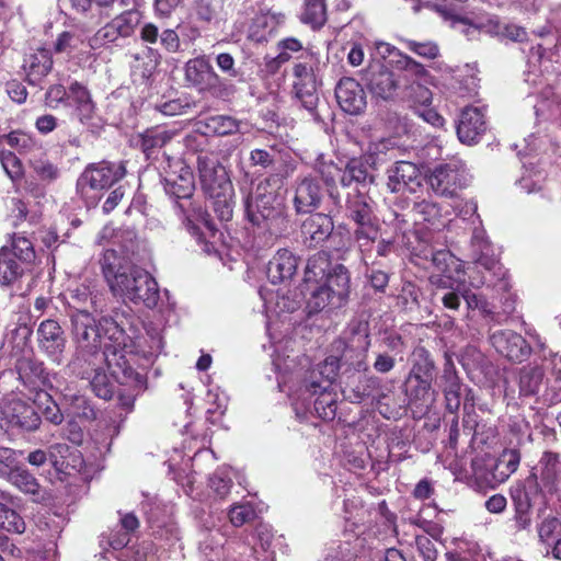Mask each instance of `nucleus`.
<instances>
[{
	"label": "nucleus",
	"mask_w": 561,
	"mask_h": 561,
	"mask_svg": "<svg viewBox=\"0 0 561 561\" xmlns=\"http://www.w3.org/2000/svg\"><path fill=\"white\" fill-rule=\"evenodd\" d=\"M70 322L72 341L79 353L94 355L103 351L112 375L121 383L130 385L138 391L146 389V378L131 367L127 355L142 354L144 357H150L159 354L163 348L160 330L146 329L150 342L149 348L144 350L140 340H130L111 317L96 320L93 313H71Z\"/></svg>",
	"instance_id": "f257e3e1"
},
{
	"label": "nucleus",
	"mask_w": 561,
	"mask_h": 561,
	"mask_svg": "<svg viewBox=\"0 0 561 561\" xmlns=\"http://www.w3.org/2000/svg\"><path fill=\"white\" fill-rule=\"evenodd\" d=\"M114 251H106L102 260L104 277L115 296L134 304H144L147 308L158 305L160 294L156 279L137 266H116Z\"/></svg>",
	"instance_id": "f03ea898"
},
{
	"label": "nucleus",
	"mask_w": 561,
	"mask_h": 561,
	"mask_svg": "<svg viewBox=\"0 0 561 561\" xmlns=\"http://www.w3.org/2000/svg\"><path fill=\"white\" fill-rule=\"evenodd\" d=\"M247 218L254 226L267 229L271 233L287 228L288 216L284 197L273 190L271 180L261 181L255 191L245 197Z\"/></svg>",
	"instance_id": "7ed1b4c3"
},
{
	"label": "nucleus",
	"mask_w": 561,
	"mask_h": 561,
	"mask_svg": "<svg viewBox=\"0 0 561 561\" xmlns=\"http://www.w3.org/2000/svg\"><path fill=\"white\" fill-rule=\"evenodd\" d=\"M162 180L164 184V191L167 194L178 198L184 199V203L176 202L175 208L186 225L187 229L193 231L196 229L194 220H204L205 225L208 226V221L205 219V213L201 206H195L190 198L193 196L195 191V179L193 171L182 159H170L168 158L167 167L163 168Z\"/></svg>",
	"instance_id": "20e7f679"
},
{
	"label": "nucleus",
	"mask_w": 561,
	"mask_h": 561,
	"mask_svg": "<svg viewBox=\"0 0 561 561\" xmlns=\"http://www.w3.org/2000/svg\"><path fill=\"white\" fill-rule=\"evenodd\" d=\"M472 244L474 248V267L469 274L470 285L476 288L485 285L499 287L500 290H507L506 271L494 256L489 242L476 232Z\"/></svg>",
	"instance_id": "39448f33"
},
{
	"label": "nucleus",
	"mask_w": 561,
	"mask_h": 561,
	"mask_svg": "<svg viewBox=\"0 0 561 561\" xmlns=\"http://www.w3.org/2000/svg\"><path fill=\"white\" fill-rule=\"evenodd\" d=\"M346 217L357 225L355 237L365 259H368L370 245L378 238V228L374 224V202L358 190L350 192L345 201Z\"/></svg>",
	"instance_id": "423d86ee"
},
{
	"label": "nucleus",
	"mask_w": 561,
	"mask_h": 561,
	"mask_svg": "<svg viewBox=\"0 0 561 561\" xmlns=\"http://www.w3.org/2000/svg\"><path fill=\"white\" fill-rule=\"evenodd\" d=\"M185 81L202 92H209L218 98L229 96L233 87L214 70L205 56L190 59L184 67Z\"/></svg>",
	"instance_id": "0eeeda50"
},
{
	"label": "nucleus",
	"mask_w": 561,
	"mask_h": 561,
	"mask_svg": "<svg viewBox=\"0 0 561 561\" xmlns=\"http://www.w3.org/2000/svg\"><path fill=\"white\" fill-rule=\"evenodd\" d=\"M362 81L373 98L393 100L399 89V78L382 61L374 60L362 72Z\"/></svg>",
	"instance_id": "6e6552de"
},
{
	"label": "nucleus",
	"mask_w": 561,
	"mask_h": 561,
	"mask_svg": "<svg viewBox=\"0 0 561 561\" xmlns=\"http://www.w3.org/2000/svg\"><path fill=\"white\" fill-rule=\"evenodd\" d=\"M1 415L7 423L14 428L25 432H34L41 425V416L34 403L21 398L9 396L0 403Z\"/></svg>",
	"instance_id": "1a4fd4ad"
},
{
	"label": "nucleus",
	"mask_w": 561,
	"mask_h": 561,
	"mask_svg": "<svg viewBox=\"0 0 561 561\" xmlns=\"http://www.w3.org/2000/svg\"><path fill=\"white\" fill-rule=\"evenodd\" d=\"M125 175V168L122 164L111 162H99L89 164L77 181V188L85 195L87 190H105L118 182Z\"/></svg>",
	"instance_id": "9d476101"
},
{
	"label": "nucleus",
	"mask_w": 561,
	"mask_h": 561,
	"mask_svg": "<svg viewBox=\"0 0 561 561\" xmlns=\"http://www.w3.org/2000/svg\"><path fill=\"white\" fill-rule=\"evenodd\" d=\"M197 170L203 191L206 195L217 194L222 191L230 193L232 183L228 176L225 167L218 159L209 153H199L197 156Z\"/></svg>",
	"instance_id": "9b49d317"
},
{
	"label": "nucleus",
	"mask_w": 561,
	"mask_h": 561,
	"mask_svg": "<svg viewBox=\"0 0 561 561\" xmlns=\"http://www.w3.org/2000/svg\"><path fill=\"white\" fill-rule=\"evenodd\" d=\"M293 192V206L298 215L310 214L320 207L323 199L322 185L311 174L297 176Z\"/></svg>",
	"instance_id": "f8f14e48"
},
{
	"label": "nucleus",
	"mask_w": 561,
	"mask_h": 561,
	"mask_svg": "<svg viewBox=\"0 0 561 561\" xmlns=\"http://www.w3.org/2000/svg\"><path fill=\"white\" fill-rule=\"evenodd\" d=\"M38 348L55 364L64 360L67 339L58 321L46 319L42 321L36 331Z\"/></svg>",
	"instance_id": "ddd939ff"
},
{
	"label": "nucleus",
	"mask_w": 561,
	"mask_h": 561,
	"mask_svg": "<svg viewBox=\"0 0 561 561\" xmlns=\"http://www.w3.org/2000/svg\"><path fill=\"white\" fill-rule=\"evenodd\" d=\"M491 345L503 357L513 363H523L531 354L528 342L512 330H496L489 336Z\"/></svg>",
	"instance_id": "4468645a"
},
{
	"label": "nucleus",
	"mask_w": 561,
	"mask_h": 561,
	"mask_svg": "<svg viewBox=\"0 0 561 561\" xmlns=\"http://www.w3.org/2000/svg\"><path fill=\"white\" fill-rule=\"evenodd\" d=\"M298 400H301L302 405L307 410H309L312 404L316 414L324 421H331L336 415L337 394L333 388L318 389L301 385Z\"/></svg>",
	"instance_id": "2eb2a0df"
},
{
	"label": "nucleus",
	"mask_w": 561,
	"mask_h": 561,
	"mask_svg": "<svg viewBox=\"0 0 561 561\" xmlns=\"http://www.w3.org/2000/svg\"><path fill=\"white\" fill-rule=\"evenodd\" d=\"M141 22V13L137 10H127L116 15L102 26L94 35L99 44L114 43L118 38H128Z\"/></svg>",
	"instance_id": "dca6fc26"
},
{
	"label": "nucleus",
	"mask_w": 561,
	"mask_h": 561,
	"mask_svg": "<svg viewBox=\"0 0 561 561\" xmlns=\"http://www.w3.org/2000/svg\"><path fill=\"white\" fill-rule=\"evenodd\" d=\"M486 130V122L482 110L474 106L465 107L459 115L456 131L458 139L465 145L477 144Z\"/></svg>",
	"instance_id": "f3484780"
},
{
	"label": "nucleus",
	"mask_w": 561,
	"mask_h": 561,
	"mask_svg": "<svg viewBox=\"0 0 561 561\" xmlns=\"http://www.w3.org/2000/svg\"><path fill=\"white\" fill-rule=\"evenodd\" d=\"M293 75L295 77L294 90L296 98L308 112L313 113L319 98L312 67L306 64H297L293 68Z\"/></svg>",
	"instance_id": "a211bd4d"
},
{
	"label": "nucleus",
	"mask_w": 561,
	"mask_h": 561,
	"mask_svg": "<svg viewBox=\"0 0 561 561\" xmlns=\"http://www.w3.org/2000/svg\"><path fill=\"white\" fill-rule=\"evenodd\" d=\"M387 186L392 193H415L422 184V175L416 164L399 161L388 171Z\"/></svg>",
	"instance_id": "6ab92c4d"
},
{
	"label": "nucleus",
	"mask_w": 561,
	"mask_h": 561,
	"mask_svg": "<svg viewBox=\"0 0 561 561\" xmlns=\"http://www.w3.org/2000/svg\"><path fill=\"white\" fill-rule=\"evenodd\" d=\"M335 98L341 108L351 115L360 114L367 104L362 84L353 78H342L339 81Z\"/></svg>",
	"instance_id": "aec40b11"
},
{
	"label": "nucleus",
	"mask_w": 561,
	"mask_h": 561,
	"mask_svg": "<svg viewBox=\"0 0 561 561\" xmlns=\"http://www.w3.org/2000/svg\"><path fill=\"white\" fill-rule=\"evenodd\" d=\"M28 266L18 261L8 247L0 249V286L11 293H19L23 288V279Z\"/></svg>",
	"instance_id": "412c9836"
},
{
	"label": "nucleus",
	"mask_w": 561,
	"mask_h": 561,
	"mask_svg": "<svg viewBox=\"0 0 561 561\" xmlns=\"http://www.w3.org/2000/svg\"><path fill=\"white\" fill-rule=\"evenodd\" d=\"M433 380L405 378L404 393L409 405L421 414L427 413L436 401L437 392L433 389Z\"/></svg>",
	"instance_id": "4be33fe9"
},
{
	"label": "nucleus",
	"mask_w": 561,
	"mask_h": 561,
	"mask_svg": "<svg viewBox=\"0 0 561 561\" xmlns=\"http://www.w3.org/2000/svg\"><path fill=\"white\" fill-rule=\"evenodd\" d=\"M428 183L431 188L440 196H453L465 185L463 176L454 163L435 168L428 178Z\"/></svg>",
	"instance_id": "5701e85b"
},
{
	"label": "nucleus",
	"mask_w": 561,
	"mask_h": 561,
	"mask_svg": "<svg viewBox=\"0 0 561 561\" xmlns=\"http://www.w3.org/2000/svg\"><path fill=\"white\" fill-rule=\"evenodd\" d=\"M68 305L73 309L72 313H98L105 307L103 294L84 284L70 290Z\"/></svg>",
	"instance_id": "b1692460"
},
{
	"label": "nucleus",
	"mask_w": 561,
	"mask_h": 561,
	"mask_svg": "<svg viewBox=\"0 0 561 561\" xmlns=\"http://www.w3.org/2000/svg\"><path fill=\"white\" fill-rule=\"evenodd\" d=\"M519 462L520 453L518 449H504L499 458L491 465L488 474L484 476L477 469L474 473L494 486L505 482L518 469Z\"/></svg>",
	"instance_id": "393cba45"
},
{
	"label": "nucleus",
	"mask_w": 561,
	"mask_h": 561,
	"mask_svg": "<svg viewBox=\"0 0 561 561\" xmlns=\"http://www.w3.org/2000/svg\"><path fill=\"white\" fill-rule=\"evenodd\" d=\"M333 219L325 214L310 215L301 226L304 243L308 247H317L323 243L333 232Z\"/></svg>",
	"instance_id": "a878e982"
},
{
	"label": "nucleus",
	"mask_w": 561,
	"mask_h": 561,
	"mask_svg": "<svg viewBox=\"0 0 561 561\" xmlns=\"http://www.w3.org/2000/svg\"><path fill=\"white\" fill-rule=\"evenodd\" d=\"M5 481L28 496L34 503L45 504L50 500L49 492L39 484L36 477L24 466Z\"/></svg>",
	"instance_id": "bb28decb"
},
{
	"label": "nucleus",
	"mask_w": 561,
	"mask_h": 561,
	"mask_svg": "<svg viewBox=\"0 0 561 561\" xmlns=\"http://www.w3.org/2000/svg\"><path fill=\"white\" fill-rule=\"evenodd\" d=\"M299 259L288 249L278 250L267 265V277L272 284L290 280L298 268Z\"/></svg>",
	"instance_id": "cd10ccee"
},
{
	"label": "nucleus",
	"mask_w": 561,
	"mask_h": 561,
	"mask_svg": "<svg viewBox=\"0 0 561 561\" xmlns=\"http://www.w3.org/2000/svg\"><path fill=\"white\" fill-rule=\"evenodd\" d=\"M367 369L368 366L364 360L357 362L355 373L347 376V380L345 382L346 388L350 389L353 394L352 399L357 402L370 397L379 383L377 377L365 374Z\"/></svg>",
	"instance_id": "c85d7f7f"
},
{
	"label": "nucleus",
	"mask_w": 561,
	"mask_h": 561,
	"mask_svg": "<svg viewBox=\"0 0 561 561\" xmlns=\"http://www.w3.org/2000/svg\"><path fill=\"white\" fill-rule=\"evenodd\" d=\"M412 213L416 222L424 224L434 230H439L447 222L448 211L438 203L430 199L415 202Z\"/></svg>",
	"instance_id": "c756f323"
},
{
	"label": "nucleus",
	"mask_w": 561,
	"mask_h": 561,
	"mask_svg": "<svg viewBox=\"0 0 561 561\" xmlns=\"http://www.w3.org/2000/svg\"><path fill=\"white\" fill-rule=\"evenodd\" d=\"M68 105L75 108V114L82 124L91 121L95 114V104L89 90L77 81L68 88Z\"/></svg>",
	"instance_id": "7c9ffc66"
},
{
	"label": "nucleus",
	"mask_w": 561,
	"mask_h": 561,
	"mask_svg": "<svg viewBox=\"0 0 561 561\" xmlns=\"http://www.w3.org/2000/svg\"><path fill=\"white\" fill-rule=\"evenodd\" d=\"M325 290L341 301L344 306L347 304L351 294V276L347 268L342 264H335L325 276V283L322 285Z\"/></svg>",
	"instance_id": "2f4dec72"
},
{
	"label": "nucleus",
	"mask_w": 561,
	"mask_h": 561,
	"mask_svg": "<svg viewBox=\"0 0 561 561\" xmlns=\"http://www.w3.org/2000/svg\"><path fill=\"white\" fill-rule=\"evenodd\" d=\"M339 368L340 359L336 356H329L309 373L302 385L318 389L333 388Z\"/></svg>",
	"instance_id": "473e14b6"
},
{
	"label": "nucleus",
	"mask_w": 561,
	"mask_h": 561,
	"mask_svg": "<svg viewBox=\"0 0 561 561\" xmlns=\"http://www.w3.org/2000/svg\"><path fill=\"white\" fill-rule=\"evenodd\" d=\"M53 67V59L49 50L41 48L30 54L24 59V70L27 82L32 85H38Z\"/></svg>",
	"instance_id": "72a5a7b5"
},
{
	"label": "nucleus",
	"mask_w": 561,
	"mask_h": 561,
	"mask_svg": "<svg viewBox=\"0 0 561 561\" xmlns=\"http://www.w3.org/2000/svg\"><path fill=\"white\" fill-rule=\"evenodd\" d=\"M62 402L66 405L68 416L84 421H93L96 419V411L90 401L80 392L67 387L62 391Z\"/></svg>",
	"instance_id": "f704fd0d"
},
{
	"label": "nucleus",
	"mask_w": 561,
	"mask_h": 561,
	"mask_svg": "<svg viewBox=\"0 0 561 561\" xmlns=\"http://www.w3.org/2000/svg\"><path fill=\"white\" fill-rule=\"evenodd\" d=\"M409 379L421 378L434 380L436 365L431 353L424 346H416L410 357Z\"/></svg>",
	"instance_id": "c9c22d12"
},
{
	"label": "nucleus",
	"mask_w": 561,
	"mask_h": 561,
	"mask_svg": "<svg viewBox=\"0 0 561 561\" xmlns=\"http://www.w3.org/2000/svg\"><path fill=\"white\" fill-rule=\"evenodd\" d=\"M461 381L453 365H447L443 374V392L446 400V409L456 413L460 407Z\"/></svg>",
	"instance_id": "e433bc0d"
},
{
	"label": "nucleus",
	"mask_w": 561,
	"mask_h": 561,
	"mask_svg": "<svg viewBox=\"0 0 561 561\" xmlns=\"http://www.w3.org/2000/svg\"><path fill=\"white\" fill-rule=\"evenodd\" d=\"M328 20L325 0H304V9L300 21L311 25L313 28H321Z\"/></svg>",
	"instance_id": "4c0bfd02"
},
{
	"label": "nucleus",
	"mask_w": 561,
	"mask_h": 561,
	"mask_svg": "<svg viewBox=\"0 0 561 561\" xmlns=\"http://www.w3.org/2000/svg\"><path fill=\"white\" fill-rule=\"evenodd\" d=\"M328 252L319 251L311 255L305 268V282H319L324 278L332 267Z\"/></svg>",
	"instance_id": "58836bf2"
},
{
	"label": "nucleus",
	"mask_w": 561,
	"mask_h": 561,
	"mask_svg": "<svg viewBox=\"0 0 561 561\" xmlns=\"http://www.w3.org/2000/svg\"><path fill=\"white\" fill-rule=\"evenodd\" d=\"M131 68L138 71L142 78H149L160 62V55L152 48L146 47L138 53L130 54Z\"/></svg>",
	"instance_id": "ea45409f"
},
{
	"label": "nucleus",
	"mask_w": 561,
	"mask_h": 561,
	"mask_svg": "<svg viewBox=\"0 0 561 561\" xmlns=\"http://www.w3.org/2000/svg\"><path fill=\"white\" fill-rule=\"evenodd\" d=\"M344 305L341 301H335L333 295L331 296L325 288L321 285L314 288L309 298L307 299V310L308 313H318L324 310H334L343 307Z\"/></svg>",
	"instance_id": "a19ab883"
},
{
	"label": "nucleus",
	"mask_w": 561,
	"mask_h": 561,
	"mask_svg": "<svg viewBox=\"0 0 561 561\" xmlns=\"http://www.w3.org/2000/svg\"><path fill=\"white\" fill-rule=\"evenodd\" d=\"M545 373L539 366H525L519 371V392L523 396L536 394L542 383Z\"/></svg>",
	"instance_id": "79ce46f5"
},
{
	"label": "nucleus",
	"mask_w": 561,
	"mask_h": 561,
	"mask_svg": "<svg viewBox=\"0 0 561 561\" xmlns=\"http://www.w3.org/2000/svg\"><path fill=\"white\" fill-rule=\"evenodd\" d=\"M403 98L415 111L432 104V92L419 81H413L403 89Z\"/></svg>",
	"instance_id": "37998d69"
},
{
	"label": "nucleus",
	"mask_w": 561,
	"mask_h": 561,
	"mask_svg": "<svg viewBox=\"0 0 561 561\" xmlns=\"http://www.w3.org/2000/svg\"><path fill=\"white\" fill-rule=\"evenodd\" d=\"M10 147L15 148L21 154H30L41 149L38 141L30 134L22 130H13L1 136Z\"/></svg>",
	"instance_id": "c03bdc74"
},
{
	"label": "nucleus",
	"mask_w": 561,
	"mask_h": 561,
	"mask_svg": "<svg viewBox=\"0 0 561 561\" xmlns=\"http://www.w3.org/2000/svg\"><path fill=\"white\" fill-rule=\"evenodd\" d=\"M348 343L366 353L370 346L368 323L360 320L352 321L345 332Z\"/></svg>",
	"instance_id": "a18cd8bd"
},
{
	"label": "nucleus",
	"mask_w": 561,
	"mask_h": 561,
	"mask_svg": "<svg viewBox=\"0 0 561 561\" xmlns=\"http://www.w3.org/2000/svg\"><path fill=\"white\" fill-rule=\"evenodd\" d=\"M173 137V133L161 128H150L140 135V147L149 157L154 149L162 148Z\"/></svg>",
	"instance_id": "49530a36"
},
{
	"label": "nucleus",
	"mask_w": 561,
	"mask_h": 561,
	"mask_svg": "<svg viewBox=\"0 0 561 561\" xmlns=\"http://www.w3.org/2000/svg\"><path fill=\"white\" fill-rule=\"evenodd\" d=\"M489 27L490 33L502 38L518 43L527 41V32L519 25L513 23H504L499 20H490Z\"/></svg>",
	"instance_id": "de8ad7c7"
},
{
	"label": "nucleus",
	"mask_w": 561,
	"mask_h": 561,
	"mask_svg": "<svg viewBox=\"0 0 561 561\" xmlns=\"http://www.w3.org/2000/svg\"><path fill=\"white\" fill-rule=\"evenodd\" d=\"M217 194L208 195L213 199V207L218 218L222 221H228L232 218L233 214V186H230V193L219 191Z\"/></svg>",
	"instance_id": "09e8293b"
},
{
	"label": "nucleus",
	"mask_w": 561,
	"mask_h": 561,
	"mask_svg": "<svg viewBox=\"0 0 561 561\" xmlns=\"http://www.w3.org/2000/svg\"><path fill=\"white\" fill-rule=\"evenodd\" d=\"M28 163L43 182L53 183L60 176V169L46 157L31 158Z\"/></svg>",
	"instance_id": "8fccbe9b"
},
{
	"label": "nucleus",
	"mask_w": 561,
	"mask_h": 561,
	"mask_svg": "<svg viewBox=\"0 0 561 561\" xmlns=\"http://www.w3.org/2000/svg\"><path fill=\"white\" fill-rule=\"evenodd\" d=\"M0 528L12 534H23L26 524L23 517L14 510L0 502Z\"/></svg>",
	"instance_id": "3c124183"
},
{
	"label": "nucleus",
	"mask_w": 561,
	"mask_h": 561,
	"mask_svg": "<svg viewBox=\"0 0 561 561\" xmlns=\"http://www.w3.org/2000/svg\"><path fill=\"white\" fill-rule=\"evenodd\" d=\"M22 451L14 450L9 447H0V478L8 480L23 466L19 461Z\"/></svg>",
	"instance_id": "603ef678"
},
{
	"label": "nucleus",
	"mask_w": 561,
	"mask_h": 561,
	"mask_svg": "<svg viewBox=\"0 0 561 561\" xmlns=\"http://www.w3.org/2000/svg\"><path fill=\"white\" fill-rule=\"evenodd\" d=\"M206 127L218 136H227L239 130V122L231 116L215 115L207 118Z\"/></svg>",
	"instance_id": "864d4df0"
},
{
	"label": "nucleus",
	"mask_w": 561,
	"mask_h": 561,
	"mask_svg": "<svg viewBox=\"0 0 561 561\" xmlns=\"http://www.w3.org/2000/svg\"><path fill=\"white\" fill-rule=\"evenodd\" d=\"M540 477L547 484H553L560 472V456L553 451H545L540 459Z\"/></svg>",
	"instance_id": "5fc2aeb1"
},
{
	"label": "nucleus",
	"mask_w": 561,
	"mask_h": 561,
	"mask_svg": "<svg viewBox=\"0 0 561 561\" xmlns=\"http://www.w3.org/2000/svg\"><path fill=\"white\" fill-rule=\"evenodd\" d=\"M537 531L541 543L551 545L561 537V520L553 516H547L538 524Z\"/></svg>",
	"instance_id": "6e6d98bb"
},
{
	"label": "nucleus",
	"mask_w": 561,
	"mask_h": 561,
	"mask_svg": "<svg viewBox=\"0 0 561 561\" xmlns=\"http://www.w3.org/2000/svg\"><path fill=\"white\" fill-rule=\"evenodd\" d=\"M10 253H13L14 257L30 266L31 262L35 259V251L32 242L25 237L16 236L13 238L12 248H9Z\"/></svg>",
	"instance_id": "4d7b16f0"
},
{
	"label": "nucleus",
	"mask_w": 561,
	"mask_h": 561,
	"mask_svg": "<svg viewBox=\"0 0 561 561\" xmlns=\"http://www.w3.org/2000/svg\"><path fill=\"white\" fill-rule=\"evenodd\" d=\"M15 368L22 379H32L41 377L44 371L43 364L31 357L23 356L16 360Z\"/></svg>",
	"instance_id": "13d9d810"
},
{
	"label": "nucleus",
	"mask_w": 561,
	"mask_h": 561,
	"mask_svg": "<svg viewBox=\"0 0 561 561\" xmlns=\"http://www.w3.org/2000/svg\"><path fill=\"white\" fill-rule=\"evenodd\" d=\"M398 56L400 57V59L397 61L398 67L405 72V77H414V81H417L419 79L427 76V70L422 64L402 53H398Z\"/></svg>",
	"instance_id": "bf43d9fd"
},
{
	"label": "nucleus",
	"mask_w": 561,
	"mask_h": 561,
	"mask_svg": "<svg viewBox=\"0 0 561 561\" xmlns=\"http://www.w3.org/2000/svg\"><path fill=\"white\" fill-rule=\"evenodd\" d=\"M2 168L8 176L12 180H19L23 175V165L20 159L11 151H2L0 153Z\"/></svg>",
	"instance_id": "052dcab7"
},
{
	"label": "nucleus",
	"mask_w": 561,
	"mask_h": 561,
	"mask_svg": "<svg viewBox=\"0 0 561 561\" xmlns=\"http://www.w3.org/2000/svg\"><path fill=\"white\" fill-rule=\"evenodd\" d=\"M92 391L96 397L103 400H110L113 397V388L107 375L103 371H95L91 382Z\"/></svg>",
	"instance_id": "680f3d73"
},
{
	"label": "nucleus",
	"mask_w": 561,
	"mask_h": 561,
	"mask_svg": "<svg viewBox=\"0 0 561 561\" xmlns=\"http://www.w3.org/2000/svg\"><path fill=\"white\" fill-rule=\"evenodd\" d=\"M346 167L356 184L373 183L374 176L368 172L367 162L363 159H351Z\"/></svg>",
	"instance_id": "e2e57ef3"
},
{
	"label": "nucleus",
	"mask_w": 561,
	"mask_h": 561,
	"mask_svg": "<svg viewBox=\"0 0 561 561\" xmlns=\"http://www.w3.org/2000/svg\"><path fill=\"white\" fill-rule=\"evenodd\" d=\"M440 300L444 308L450 311H457L461 305L462 294L456 290H449L447 286H439L434 294Z\"/></svg>",
	"instance_id": "0e129e2a"
},
{
	"label": "nucleus",
	"mask_w": 561,
	"mask_h": 561,
	"mask_svg": "<svg viewBox=\"0 0 561 561\" xmlns=\"http://www.w3.org/2000/svg\"><path fill=\"white\" fill-rule=\"evenodd\" d=\"M409 50L427 59H435L439 55V48L434 42L405 41Z\"/></svg>",
	"instance_id": "69168bd1"
},
{
	"label": "nucleus",
	"mask_w": 561,
	"mask_h": 561,
	"mask_svg": "<svg viewBox=\"0 0 561 561\" xmlns=\"http://www.w3.org/2000/svg\"><path fill=\"white\" fill-rule=\"evenodd\" d=\"M82 43L79 35L71 32H62L56 39L54 49L56 53L70 54L76 50Z\"/></svg>",
	"instance_id": "338daca9"
},
{
	"label": "nucleus",
	"mask_w": 561,
	"mask_h": 561,
	"mask_svg": "<svg viewBox=\"0 0 561 561\" xmlns=\"http://www.w3.org/2000/svg\"><path fill=\"white\" fill-rule=\"evenodd\" d=\"M45 402L42 408V413L45 420L54 425H60L65 419L59 405L53 400L48 393H44Z\"/></svg>",
	"instance_id": "774afa93"
}]
</instances>
